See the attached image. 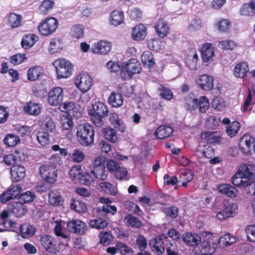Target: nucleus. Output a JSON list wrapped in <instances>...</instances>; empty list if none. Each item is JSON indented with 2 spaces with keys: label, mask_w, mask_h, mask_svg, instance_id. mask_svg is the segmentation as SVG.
<instances>
[{
  "label": "nucleus",
  "mask_w": 255,
  "mask_h": 255,
  "mask_svg": "<svg viewBox=\"0 0 255 255\" xmlns=\"http://www.w3.org/2000/svg\"><path fill=\"white\" fill-rule=\"evenodd\" d=\"M222 209L219 211L216 210V217L219 221H223L229 218L233 217L237 214L238 205L225 200L222 203Z\"/></svg>",
  "instance_id": "nucleus-4"
},
{
  "label": "nucleus",
  "mask_w": 255,
  "mask_h": 255,
  "mask_svg": "<svg viewBox=\"0 0 255 255\" xmlns=\"http://www.w3.org/2000/svg\"><path fill=\"white\" fill-rule=\"evenodd\" d=\"M219 45L223 49L230 50H233L236 46L235 42L230 40L221 41Z\"/></svg>",
  "instance_id": "nucleus-59"
},
{
  "label": "nucleus",
  "mask_w": 255,
  "mask_h": 255,
  "mask_svg": "<svg viewBox=\"0 0 255 255\" xmlns=\"http://www.w3.org/2000/svg\"><path fill=\"white\" fill-rule=\"evenodd\" d=\"M39 173L41 177L48 183H54L57 180V170L52 166L48 164L41 165L39 168Z\"/></svg>",
  "instance_id": "nucleus-8"
},
{
  "label": "nucleus",
  "mask_w": 255,
  "mask_h": 255,
  "mask_svg": "<svg viewBox=\"0 0 255 255\" xmlns=\"http://www.w3.org/2000/svg\"><path fill=\"white\" fill-rule=\"evenodd\" d=\"M67 228L69 232L77 235H83L85 233L87 227L86 224L80 220H72L67 224Z\"/></svg>",
  "instance_id": "nucleus-12"
},
{
  "label": "nucleus",
  "mask_w": 255,
  "mask_h": 255,
  "mask_svg": "<svg viewBox=\"0 0 255 255\" xmlns=\"http://www.w3.org/2000/svg\"><path fill=\"white\" fill-rule=\"evenodd\" d=\"M202 139L209 143H216L220 141V137L212 131L202 132L201 135Z\"/></svg>",
  "instance_id": "nucleus-43"
},
{
  "label": "nucleus",
  "mask_w": 255,
  "mask_h": 255,
  "mask_svg": "<svg viewBox=\"0 0 255 255\" xmlns=\"http://www.w3.org/2000/svg\"><path fill=\"white\" fill-rule=\"evenodd\" d=\"M173 131V129L170 127L161 126L157 128L154 134L159 139H163L170 136Z\"/></svg>",
  "instance_id": "nucleus-32"
},
{
  "label": "nucleus",
  "mask_w": 255,
  "mask_h": 255,
  "mask_svg": "<svg viewBox=\"0 0 255 255\" xmlns=\"http://www.w3.org/2000/svg\"><path fill=\"white\" fill-rule=\"evenodd\" d=\"M100 187L106 193L115 195L117 192V188L107 182H102L100 184Z\"/></svg>",
  "instance_id": "nucleus-50"
},
{
  "label": "nucleus",
  "mask_w": 255,
  "mask_h": 255,
  "mask_svg": "<svg viewBox=\"0 0 255 255\" xmlns=\"http://www.w3.org/2000/svg\"><path fill=\"white\" fill-rule=\"evenodd\" d=\"M213 108L218 111H220L225 107V101L223 99L216 97L212 102Z\"/></svg>",
  "instance_id": "nucleus-61"
},
{
  "label": "nucleus",
  "mask_w": 255,
  "mask_h": 255,
  "mask_svg": "<svg viewBox=\"0 0 255 255\" xmlns=\"http://www.w3.org/2000/svg\"><path fill=\"white\" fill-rule=\"evenodd\" d=\"M62 221H56V225L54 228V233L57 236L61 238L62 245L67 247L68 245L70 238L63 233L62 228Z\"/></svg>",
  "instance_id": "nucleus-31"
},
{
  "label": "nucleus",
  "mask_w": 255,
  "mask_h": 255,
  "mask_svg": "<svg viewBox=\"0 0 255 255\" xmlns=\"http://www.w3.org/2000/svg\"><path fill=\"white\" fill-rule=\"evenodd\" d=\"M90 172L92 175L98 179L105 180L107 179L108 172L106 169L105 164L100 157H98L89 166Z\"/></svg>",
  "instance_id": "nucleus-3"
},
{
  "label": "nucleus",
  "mask_w": 255,
  "mask_h": 255,
  "mask_svg": "<svg viewBox=\"0 0 255 255\" xmlns=\"http://www.w3.org/2000/svg\"><path fill=\"white\" fill-rule=\"evenodd\" d=\"M103 132L107 139L114 143L116 142L117 135L115 129L112 128H105L103 130Z\"/></svg>",
  "instance_id": "nucleus-48"
},
{
  "label": "nucleus",
  "mask_w": 255,
  "mask_h": 255,
  "mask_svg": "<svg viewBox=\"0 0 255 255\" xmlns=\"http://www.w3.org/2000/svg\"><path fill=\"white\" fill-rule=\"evenodd\" d=\"M35 196L33 193L31 191H26L21 195L20 199L24 203H29L33 201Z\"/></svg>",
  "instance_id": "nucleus-64"
},
{
  "label": "nucleus",
  "mask_w": 255,
  "mask_h": 255,
  "mask_svg": "<svg viewBox=\"0 0 255 255\" xmlns=\"http://www.w3.org/2000/svg\"><path fill=\"white\" fill-rule=\"evenodd\" d=\"M169 241L167 240V237L165 235H160L158 239L154 238L150 240L149 245L152 249V250L156 253L157 255L162 254L165 251V247L164 245L166 244Z\"/></svg>",
  "instance_id": "nucleus-9"
},
{
  "label": "nucleus",
  "mask_w": 255,
  "mask_h": 255,
  "mask_svg": "<svg viewBox=\"0 0 255 255\" xmlns=\"http://www.w3.org/2000/svg\"><path fill=\"white\" fill-rule=\"evenodd\" d=\"M255 177L235 174L232 177V183L236 186H242L248 189L252 185Z\"/></svg>",
  "instance_id": "nucleus-15"
},
{
  "label": "nucleus",
  "mask_w": 255,
  "mask_h": 255,
  "mask_svg": "<svg viewBox=\"0 0 255 255\" xmlns=\"http://www.w3.org/2000/svg\"><path fill=\"white\" fill-rule=\"evenodd\" d=\"M197 152L198 156H204L209 158L214 155V151L213 148L209 144L200 145L197 149Z\"/></svg>",
  "instance_id": "nucleus-33"
},
{
  "label": "nucleus",
  "mask_w": 255,
  "mask_h": 255,
  "mask_svg": "<svg viewBox=\"0 0 255 255\" xmlns=\"http://www.w3.org/2000/svg\"><path fill=\"white\" fill-rule=\"evenodd\" d=\"M183 241L187 244L194 246L198 245L201 242V237L196 234L190 233H185L183 236Z\"/></svg>",
  "instance_id": "nucleus-35"
},
{
  "label": "nucleus",
  "mask_w": 255,
  "mask_h": 255,
  "mask_svg": "<svg viewBox=\"0 0 255 255\" xmlns=\"http://www.w3.org/2000/svg\"><path fill=\"white\" fill-rule=\"evenodd\" d=\"M89 226L92 228L102 229L108 226V222L103 219L98 218L91 220L89 222Z\"/></svg>",
  "instance_id": "nucleus-51"
},
{
  "label": "nucleus",
  "mask_w": 255,
  "mask_h": 255,
  "mask_svg": "<svg viewBox=\"0 0 255 255\" xmlns=\"http://www.w3.org/2000/svg\"><path fill=\"white\" fill-rule=\"evenodd\" d=\"M249 70L248 65H236L234 74L237 78H242L245 77Z\"/></svg>",
  "instance_id": "nucleus-45"
},
{
  "label": "nucleus",
  "mask_w": 255,
  "mask_h": 255,
  "mask_svg": "<svg viewBox=\"0 0 255 255\" xmlns=\"http://www.w3.org/2000/svg\"><path fill=\"white\" fill-rule=\"evenodd\" d=\"M43 71L40 66H35L30 68L27 72V78L30 81H35L42 75Z\"/></svg>",
  "instance_id": "nucleus-37"
},
{
  "label": "nucleus",
  "mask_w": 255,
  "mask_h": 255,
  "mask_svg": "<svg viewBox=\"0 0 255 255\" xmlns=\"http://www.w3.org/2000/svg\"><path fill=\"white\" fill-rule=\"evenodd\" d=\"M94 115L101 117H106L108 113L107 106L103 103L99 102L93 104Z\"/></svg>",
  "instance_id": "nucleus-36"
},
{
  "label": "nucleus",
  "mask_w": 255,
  "mask_h": 255,
  "mask_svg": "<svg viewBox=\"0 0 255 255\" xmlns=\"http://www.w3.org/2000/svg\"><path fill=\"white\" fill-rule=\"evenodd\" d=\"M253 139L250 134H247L243 136L239 141V146L244 154H248L251 151L253 144Z\"/></svg>",
  "instance_id": "nucleus-21"
},
{
  "label": "nucleus",
  "mask_w": 255,
  "mask_h": 255,
  "mask_svg": "<svg viewBox=\"0 0 255 255\" xmlns=\"http://www.w3.org/2000/svg\"><path fill=\"white\" fill-rule=\"evenodd\" d=\"M77 136L80 143L88 146L94 142V131L93 127L89 124L80 125L77 127Z\"/></svg>",
  "instance_id": "nucleus-2"
},
{
  "label": "nucleus",
  "mask_w": 255,
  "mask_h": 255,
  "mask_svg": "<svg viewBox=\"0 0 255 255\" xmlns=\"http://www.w3.org/2000/svg\"><path fill=\"white\" fill-rule=\"evenodd\" d=\"M201 255H211L215 252L214 247H212L209 242L203 241L199 247Z\"/></svg>",
  "instance_id": "nucleus-39"
},
{
  "label": "nucleus",
  "mask_w": 255,
  "mask_h": 255,
  "mask_svg": "<svg viewBox=\"0 0 255 255\" xmlns=\"http://www.w3.org/2000/svg\"><path fill=\"white\" fill-rule=\"evenodd\" d=\"M124 221L128 226L132 228H140L142 226V223L138 219L129 214L125 216Z\"/></svg>",
  "instance_id": "nucleus-41"
},
{
  "label": "nucleus",
  "mask_w": 255,
  "mask_h": 255,
  "mask_svg": "<svg viewBox=\"0 0 255 255\" xmlns=\"http://www.w3.org/2000/svg\"><path fill=\"white\" fill-rule=\"evenodd\" d=\"M124 14L122 11L114 10L110 14V23L114 26H119L124 23Z\"/></svg>",
  "instance_id": "nucleus-24"
},
{
  "label": "nucleus",
  "mask_w": 255,
  "mask_h": 255,
  "mask_svg": "<svg viewBox=\"0 0 255 255\" xmlns=\"http://www.w3.org/2000/svg\"><path fill=\"white\" fill-rule=\"evenodd\" d=\"M37 139L42 146H45L49 142L48 133L45 131H39L37 133Z\"/></svg>",
  "instance_id": "nucleus-57"
},
{
  "label": "nucleus",
  "mask_w": 255,
  "mask_h": 255,
  "mask_svg": "<svg viewBox=\"0 0 255 255\" xmlns=\"http://www.w3.org/2000/svg\"><path fill=\"white\" fill-rule=\"evenodd\" d=\"M63 48V43L62 41L59 39L53 38L50 43L49 50L50 53L54 54L60 51Z\"/></svg>",
  "instance_id": "nucleus-40"
},
{
  "label": "nucleus",
  "mask_w": 255,
  "mask_h": 255,
  "mask_svg": "<svg viewBox=\"0 0 255 255\" xmlns=\"http://www.w3.org/2000/svg\"><path fill=\"white\" fill-rule=\"evenodd\" d=\"M55 3L52 0H43L39 6L41 13L47 14L54 7Z\"/></svg>",
  "instance_id": "nucleus-44"
},
{
  "label": "nucleus",
  "mask_w": 255,
  "mask_h": 255,
  "mask_svg": "<svg viewBox=\"0 0 255 255\" xmlns=\"http://www.w3.org/2000/svg\"><path fill=\"white\" fill-rule=\"evenodd\" d=\"M25 113L31 115H37L40 113V109L38 104L30 103L24 107Z\"/></svg>",
  "instance_id": "nucleus-53"
},
{
  "label": "nucleus",
  "mask_w": 255,
  "mask_h": 255,
  "mask_svg": "<svg viewBox=\"0 0 255 255\" xmlns=\"http://www.w3.org/2000/svg\"><path fill=\"white\" fill-rule=\"evenodd\" d=\"M240 14L246 16H252L255 14V0H251L244 3L240 10Z\"/></svg>",
  "instance_id": "nucleus-25"
},
{
  "label": "nucleus",
  "mask_w": 255,
  "mask_h": 255,
  "mask_svg": "<svg viewBox=\"0 0 255 255\" xmlns=\"http://www.w3.org/2000/svg\"><path fill=\"white\" fill-rule=\"evenodd\" d=\"M63 98V89L56 87L53 88L48 93V103L51 106H57L62 102Z\"/></svg>",
  "instance_id": "nucleus-14"
},
{
  "label": "nucleus",
  "mask_w": 255,
  "mask_h": 255,
  "mask_svg": "<svg viewBox=\"0 0 255 255\" xmlns=\"http://www.w3.org/2000/svg\"><path fill=\"white\" fill-rule=\"evenodd\" d=\"M196 83L202 90L209 91L213 88L214 79L210 75L203 74L199 76Z\"/></svg>",
  "instance_id": "nucleus-17"
},
{
  "label": "nucleus",
  "mask_w": 255,
  "mask_h": 255,
  "mask_svg": "<svg viewBox=\"0 0 255 255\" xmlns=\"http://www.w3.org/2000/svg\"><path fill=\"white\" fill-rule=\"evenodd\" d=\"M141 60L142 64H155L153 55L149 51L143 53L141 57Z\"/></svg>",
  "instance_id": "nucleus-58"
},
{
  "label": "nucleus",
  "mask_w": 255,
  "mask_h": 255,
  "mask_svg": "<svg viewBox=\"0 0 255 255\" xmlns=\"http://www.w3.org/2000/svg\"><path fill=\"white\" fill-rule=\"evenodd\" d=\"M108 68L112 73L120 71L121 78L127 80L132 75L138 73L141 70L140 65H107Z\"/></svg>",
  "instance_id": "nucleus-1"
},
{
  "label": "nucleus",
  "mask_w": 255,
  "mask_h": 255,
  "mask_svg": "<svg viewBox=\"0 0 255 255\" xmlns=\"http://www.w3.org/2000/svg\"><path fill=\"white\" fill-rule=\"evenodd\" d=\"M48 197L50 204L54 206H58L61 205L62 197L58 191L56 190L50 191L48 194Z\"/></svg>",
  "instance_id": "nucleus-42"
},
{
  "label": "nucleus",
  "mask_w": 255,
  "mask_h": 255,
  "mask_svg": "<svg viewBox=\"0 0 255 255\" xmlns=\"http://www.w3.org/2000/svg\"><path fill=\"white\" fill-rule=\"evenodd\" d=\"M60 108L62 112L67 113L70 117L78 118L82 116L79 107L73 102L64 103L60 105Z\"/></svg>",
  "instance_id": "nucleus-13"
},
{
  "label": "nucleus",
  "mask_w": 255,
  "mask_h": 255,
  "mask_svg": "<svg viewBox=\"0 0 255 255\" xmlns=\"http://www.w3.org/2000/svg\"><path fill=\"white\" fill-rule=\"evenodd\" d=\"M201 54L202 60L208 62L212 60L214 56V47L210 43H205L201 48Z\"/></svg>",
  "instance_id": "nucleus-18"
},
{
  "label": "nucleus",
  "mask_w": 255,
  "mask_h": 255,
  "mask_svg": "<svg viewBox=\"0 0 255 255\" xmlns=\"http://www.w3.org/2000/svg\"><path fill=\"white\" fill-rule=\"evenodd\" d=\"M186 106L190 111L195 110L198 107V100L197 99L189 98L186 99Z\"/></svg>",
  "instance_id": "nucleus-63"
},
{
  "label": "nucleus",
  "mask_w": 255,
  "mask_h": 255,
  "mask_svg": "<svg viewBox=\"0 0 255 255\" xmlns=\"http://www.w3.org/2000/svg\"><path fill=\"white\" fill-rule=\"evenodd\" d=\"M59 24L58 20L54 17L45 18L38 26L39 33L44 36H48L55 31Z\"/></svg>",
  "instance_id": "nucleus-5"
},
{
  "label": "nucleus",
  "mask_w": 255,
  "mask_h": 255,
  "mask_svg": "<svg viewBox=\"0 0 255 255\" xmlns=\"http://www.w3.org/2000/svg\"><path fill=\"white\" fill-rule=\"evenodd\" d=\"M69 174L73 180L76 179H85V184L86 185H90L93 182V178L90 175L89 173L86 172V174L84 175V173L81 171V166L80 165L74 166L70 170Z\"/></svg>",
  "instance_id": "nucleus-10"
},
{
  "label": "nucleus",
  "mask_w": 255,
  "mask_h": 255,
  "mask_svg": "<svg viewBox=\"0 0 255 255\" xmlns=\"http://www.w3.org/2000/svg\"><path fill=\"white\" fill-rule=\"evenodd\" d=\"M236 239L234 236L230 234H226L221 236L219 240V243L221 246H229L235 243Z\"/></svg>",
  "instance_id": "nucleus-47"
},
{
  "label": "nucleus",
  "mask_w": 255,
  "mask_h": 255,
  "mask_svg": "<svg viewBox=\"0 0 255 255\" xmlns=\"http://www.w3.org/2000/svg\"><path fill=\"white\" fill-rule=\"evenodd\" d=\"M245 230L249 241L255 242V225L248 226Z\"/></svg>",
  "instance_id": "nucleus-60"
},
{
  "label": "nucleus",
  "mask_w": 255,
  "mask_h": 255,
  "mask_svg": "<svg viewBox=\"0 0 255 255\" xmlns=\"http://www.w3.org/2000/svg\"><path fill=\"white\" fill-rule=\"evenodd\" d=\"M219 191L231 198H235L238 195V190L230 184H221L218 187Z\"/></svg>",
  "instance_id": "nucleus-28"
},
{
  "label": "nucleus",
  "mask_w": 255,
  "mask_h": 255,
  "mask_svg": "<svg viewBox=\"0 0 255 255\" xmlns=\"http://www.w3.org/2000/svg\"><path fill=\"white\" fill-rule=\"evenodd\" d=\"M21 189L20 185H16L13 186L0 195V202L2 203H5L15 198L21 192Z\"/></svg>",
  "instance_id": "nucleus-16"
},
{
  "label": "nucleus",
  "mask_w": 255,
  "mask_h": 255,
  "mask_svg": "<svg viewBox=\"0 0 255 255\" xmlns=\"http://www.w3.org/2000/svg\"><path fill=\"white\" fill-rule=\"evenodd\" d=\"M3 141L8 146H14L20 142V138L14 134H9L4 138Z\"/></svg>",
  "instance_id": "nucleus-52"
},
{
  "label": "nucleus",
  "mask_w": 255,
  "mask_h": 255,
  "mask_svg": "<svg viewBox=\"0 0 255 255\" xmlns=\"http://www.w3.org/2000/svg\"><path fill=\"white\" fill-rule=\"evenodd\" d=\"M7 23L11 28L18 27L21 24L22 17L21 15L13 12L9 13L7 17Z\"/></svg>",
  "instance_id": "nucleus-30"
},
{
  "label": "nucleus",
  "mask_w": 255,
  "mask_h": 255,
  "mask_svg": "<svg viewBox=\"0 0 255 255\" xmlns=\"http://www.w3.org/2000/svg\"><path fill=\"white\" fill-rule=\"evenodd\" d=\"M154 28L157 35L161 38H164L167 35L169 30L167 22L162 19L156 22Z\"/></svg>",
  "instance_id": "nucleus-22"
},
{
  "label": "nucleus",
  "mask_w": 255,
  "mask_h": 255,
  "mask_svg": "<svg viewBox=\"0 0 255 255\" xmlns=\"http://www.w3.org/2000/svg\"><path fill=\"white\" fill-rule=\"evenodd\" d=\"M19 230L21 236L28 239L34 235L36 229L33 226L23 224L19 227Z\"/></svg>",
  "instance_id": "nucleus-38"
},
{
  "label": "nucleus",
  "mask_w": 255,
  "mask_h": 255,
  "mask_svg": "<svg viewBox=\"0 0 255 255\" xmlns=\"http://www.w3.org/2000/svg\"><path fill=\"white\" fill-rule=\"evenodd\" d=\"M40 243L44 249L50 253L56 254L61 251V245L52 236L47 235L41 236Z\"/></svg>",
  "instance_id": "nucleus-7"
},
{
  "label": "nucleus",
  "mask_w": 255,
  "mask_h": 255,
  "mask_svg": "<svg viewBox=\"0 0 255 255\" xmlns=\"http://www.w3.org/2000/svg\"><path fill=\"white\" fill-rule=\"evenodd\" d=\"M9 209L17 217H21L27 212V208L21 202H13L8 205Z\"/></svg>",
  "instance_id": "nucleus-20"
},
{
  "label": "nucleus",
  "mask_w": 255,
  "mask_h": 255,
  "mask_svg": "<svg viewBox=\"0 0 255 255\" xmlns=\"http://www.w3.org/2000/svg\"><path fill=\"white\" fill-rule=\"evenodd\" d=\"M236 174L255 177V166L252 164H243L240 166Z\"/></svg>",
  "instance_id": "nucleus-29"
},
{
  "label": "nucleus",
  "mask_w": 255,
  "mask_h": 255,
  "mask_svg": "<svg viewBox=\"0 0 255 255\" xmlns=\"http://www.w3.org/2000/svg\"><path fill=\"white\" fill-rule=\"evenodd\" d=\"M60 124L62 128L65 130H70L73 127V123L71 117H68L65 115L61 117Z\"/></svg>",
  "instance_id": "nucleus-54"
},
{
  "label": "nucleus",
  "mask_w": 255,
  "mask_h": 255,
  "mask_svg": "<svg viewBox=\"0 0 255 255\" xmlns=\"http://www.w3.org/2000/svg\"><path fill=\"white\" fill-rule=\"evenodd\" d=\"M71 208L77 212H84L87 210L85 204L79 200H72L70 204Z\"/></svg>",
  "instance_id": "nucleus-49"
},
{
  "label": "nucleus",
  "mask_w": 255,
  "mask_h": 255,
  "mask_svg": "<svg viewBox=\"0 0 255 255\" xmlns=\"http://www.w3.org/2000/svg\"><path fill=\"white\" fill-rule=\"evenodd\" d=\"M124 100L122 96L118 93L113 92L108 99V103L113 107H119L123 104Z\"/></svg>",
  "instance_id": "nucleus-34"
},
{
  "label": "nucleus",
  "mask_w": 255,
  "mask_h": 255,
  "mask_svg": "<svg viewBox=\"0 0 255 255\" xmlns=\"http://www.w3.org/2000/svg\"><path fill=\"white\" fill-rule=\"evenodd\" d=\"M210 103L208 99L205 96H202L198 101V107L201 113H205L208 110Z\"/></svg>",
  "instance_id": "nucleus-56"
},
{
  "label": "nucleus",
  "mask_w": 255,
  "mask_h": 255,
  "mask_svg": "<svg viewBox=\"0 0 255 255\" xmlns=\"http://www.w3.org/2000/svg\"><path fill=\"white\" fill-rule=\"evenodd\" d=\"M146 35L147 28L143 24H139L132 28L131 37L134 40H142L145 38Z\"/></svg>",
  "instance_id": "nucleus-19"
},
{
  "label": "nucleus",
  "mask_w": 255,
  "mask_h": 255,
  "mask_svg": "<svg viewBox=\"0 0 255 255\" xmlns=\"http://www.w3.org/2000/svg\"><path fill=\"white\" fill-rule=\"evenodd\" d=\"M70 156L72 161L77 163L83 161L85 157L84 152L82 150L77 148L73 149Z\"/></svg>",
  "instance_id": "nucleus-46"
},
{
  "label": "nucleus",
  "mask_w": 255,
  "mask_h": 255,
  "mask_svg": "<svg viewBox=\"0 0 255 255\" xmlns=\"http://www.w3.org/2000/svg\"><path fill=\"white\" fill-rule=\"evenodd\" d=\"M240 127L241 125L239 122L237 121L233 122L227 128L226 131L228 135L231 137L235 136L240 128Z\"/></svg>",
  "instance_id": "nucleus-55"
},
{
  "label": "nucleus",
  "mask_w": 255,
  "mask_h": 255,
  "mask_svg": "<svg viewBox=\"0 0 255 255\" xmlns=\"http://www.w3.org/2000/svg\"><path fill=\"white\" fill-rule=\"evenodd\" d=\"M56 69L58 79L68 78L73 71V65H58Z\"/></svg>",
  "instance_id": "nucleus-23"
},
{
  "label": "nucleus",
  "mask_w": 255,
  "mask_h": 255,
  "mask_svg": "<svg viewBox=\"0 0 255 255\" xmlns=\"http://www.w3.org/2000/svg\"><path fill=\"white\" fill-rule=\"evenodd\" d=\"M93 84V80L86 72H81L75 79V85L83 93L88 92Z\"/></svg>",
  "instance_id": "nucleus-6"
},
{
  "label": "nucleus",
  "mask_w": 255,
  "mask_h": 255,
  "mask_svg": "<svg viewBox=\"0 0 255 255\" xmlns=\"http://www.w3.org/2000/svg\"><path fill=\"white\" fill-rule=\"evenodd\" d=\"M11 175L12 180L18 182L25 175V170L24 167L19 165H15L11 168Z\"/></svg>",
  "instance_id": "nucleus-26"
},
{
  "label": "nucleus",
  "mask_w": 255,
  "mask_h": 255,
  "mask_svg": "<svg viewBox=\"0 0 255 255\" xmlns=\"http://www.w3.org/2000/svg\"><path fill=\"white\" fill-rule=\"evenodd\" d=\"M112 44L106 40H100L95 43L91 47V50L93 53L105 55L109 53L111 50Z\"/></svg>",
  "instance_id": "nucleus-11"
},
{
  "label": "nucleus",
  "mask_w": 255,
  "mask_h": 255,
  "mask_svg": "<svg viewBox=\"0 0 255 255\" xmlns=\"http://www.w3.org/2000/svg\"><path fill=\"white\" fill-rule=\"evenodd\" d=\"M187 61L192 62V63H197L199 58L197 53L196 52V50L194 48L190 49L189 53H187V56L185 57Z\"/></svg>",
  "instance_id": "nucleus-62"
},
{
  "label": "nucleus",
  "mask_w": 255,
  "mask_h": 255,
  "mask_svg": "<svg viewBox=\"0 0 255 255\" xmlns=\"http://www.w3.org/2000/svg\"><path fill=\"white\" fill-rule=\"evenodd\" d=\"M37 36L34 34H25L22 37L21 45L25 49H28L32 47L37 41Z\"/></svg>",
  "instance_id": "nucleus-27"
}]
</instances>
